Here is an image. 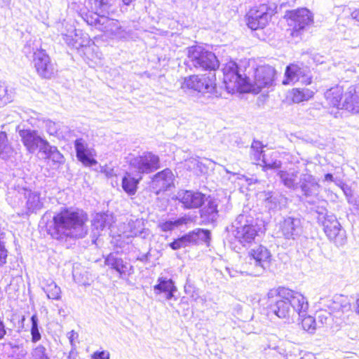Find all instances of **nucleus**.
I'll use <instances>...</instances> for the list:
<instances>
[{
	"mask_svg": "<svg viewBox=\"0 0 359 359\" xmlns=\"http://www.w3.org/2000/svg\"><path fill=\"white\" fill-rule=\"evenodd\" d=\"M128 163L131 168L140 174L151 172L160 167V161L156 154L146 151L137 156L128 158Z\"/></svg>",
	"mask_w": 359,
	"mask_h": 359,
	"instance_id": "obj_9",
	"label": "nucleus"
},
{
	"mask_svg": "<svg viewBox=\"0 0 359 359\" xmlns=\"http://www.w3.org/2000/svg\"><path fill=\"white\" fill-rule=\"evenodd\" d=\"M109 353L108 351H102L95 352L92 359H109Z\"/></svg>",
	"mask_w": 359,
	"mask_h": 359,
	"instance_id": "obj_50",
	"label": "nucleus"
},
{
	"mask_svg": "<svg viewBox=\"0 0 359 359\" xmlns=\"http://www.w3.org/2000/svg\"><path fill=\"white\" fill-rule=\"evenodd\" d=\"M215 74L210 72L208 75H193L184 79L182 88L190 89L202 93H212L216 86Z\"/></svg>",
	"mask_w": 359,
	"mask_h": 359,
	"instance_id": "obj_7",
	"label": "nucleus"
},
{
	"mask_svg": "<svg viewBox=\"0 0 359 359\" xmlns=\"http://www.w3.org/2000/svg\"><path fill=\"white\" fill-rule=\"evenodd\" d=\"M111 217L106 213H97L93 219L92 225L99 233L105 227L111 225Z\"/></svg>",
	"mask_w": 359,
	"mask_h": 359,
	"instance_id": "obj_33",
	"label": "nucleus"
},
{
	"mask_svg": "<svg viewBox=\"0 0 359 359\" xmlns=\"http://www.w3.org/2000/svg\"><path fill=\"white\" fill-rule=\"evenodd\" d=\"M87 220L88 216L83 210L65 208L54 215L48 231L57 240L67 237L83 238L87 233Z\"/></svg>",
	"mask_w": 359,
	"mask_h": 359,
	"instance_id": "obj_1",
	"label": "nucleus"
},
{
	"mask_svg": "<svg viewBox=\"0 0 359 359\" xmlns=\"http://www.w3.org/2000/svg\"><path fill=\"white\" fill-rule=\"evenodd\" d=\"M13 152V149L8 142L7 135L5 132L0 133V158H8Z\"/></svg>",
	"mask_w": 359,
	"mask_h": 359,
	"instance_id": "obj_38",
	"label": "nucleus"
},
{
	"mask_svg": "<svg viewBox=\"0 0 359 359\" xmlns=\"http://www.w3.org/2000/svg\"><path fill=\"white\" fill-rule=\"evenodd\" d=\"M19 135L24 146L29 152L34 153L39 149L42 151V148L46 146L48 141L39 136L36 131L32 130H20Z\"/></svg>",
	"mask_w": 359,
	"mask_h": 359,
	"instance_id": "obj_20",
	"label": "nucleus"
},
{
	"mask_svg": "<svg viewBox=\"0 0 359 359\" xmlns=\"http://www.w3.org/2000/svg\"><path fill=\"white\" fill-rule=\"evenodd\" d=\"M325 182H333L337 184V180L334 179L332 174L327 173L325 175L324 177Z\"/></svg>",
	"mask_w": 359,
	"mask_h": 359,
	"instance_id": "obj_55",
	"label": "nucleus"
},
{
	"mask_svg": "<svg viewBox=\"0 0 359 359\" xmlns=\"http://www.w3.org/2000/svg\"><path fill=\"white\" fill-rule=\"evenodd\" d=\"M312 81V76L309 67L302 65L290 64L287 66L285 72L283 85H292L299 82L303 85H309Z\"/></svg>",
	"mask_w": 359,
	"mask_h": 359,
	"instance_id": "obj_13",
	"label": "nucleus"
},
{
	"mask_svg": "<svg viewBox=\"0 0 359 359\" xmlns=\"http://www.w3.org/2000/svg\"><path fill=\"white\" fill-rule=\"evenodd\" d=\"M6 334V331L5 330L4 324L0 320V339H2Z\"/></svg>",
	"mask_w": 359,
	"mask_h": 359,
	"instance_id": "obj_54",
	"label": "nucleus"
},
{
	"mask_svg": "<svg viewBox=\"0 0 359 359\" xmlns=\"http://www.w3.org/2000/svg\"><path fill=\"white\" fill-rule=\"evenodd\" d=\"M7 252L4 246L0 243V265L6 263Z\"/></svg>",
	"mask_w": 359,
	"mask_h": 359,
	"instance_id": "obj_52",
	"label": "nucleus"
},
{
	"mask_svg": "<svg viewBox=\"0 0 359 359\" xmlns=\"http://www.w3.org/2000/svg\"><path fill=\"white\" fill-rule=\"evenodd\" d=\"M306 313L302 317V325L304 330L309 333H313L316 329V320L311 316H306Z\"/></svg>",
	"mask_w": 359,
	"mask_h": 359,
	"instance_id": "obj_43",
	"label": "nucleus"
},
{
	"mask_svg": "<svg viewBox=\"0 0 359 359\" xmlns=\"http://www.w3.org/2000/svg\"><path fill=\"white\" fill-rule=\"evenodd\" d=\"M154 290L156 294H160L170 290H177V287L172 279L166 277H159L158 284L154 286Z\"/></svg>",
	"mask_w": 359,
	"mask_h": 359,
	"instance_id": "obj_37",
	"label": "nucleus"
},
{
	"mask_svg": "<svg viewBox=\"0 0 359 359\" xmlns=\"http://www.w3.org/2000/svg\"><path fill=\"white\" fill-rule=\"evenodd\" d=\"M46 132L50 135H56L60 128L58 123L47 120L44 122Z\"/></svg>",
	"mask_w": 359,
	"mask_h": 359,
	"instance_id": "obj_46",
	"label": "nucleus"
},
{
	"mask_svg": "<svg viewBox=\"0 0 359 359\" xmlns=\"http://www.w3.org/2000/svg\"><path fill=\"white\" fill-rule=\"evenodd\" d=\"M201 215L203 218L209 222H214L217 216V204L215 201H209L201 210Z\"/></svg>",
	"mask_w": 359,
	"mask_h": 359,
	"instance_id": "obj_31",
	"label": "nucleus"
},
{
	"mask_svg": "<svg viewBox=\"0 0 359 359\" xmlns=\"http://www.w3.org/2000/svg\"><path fill=\"white\" fill-rule=\"evenodd\" d=\"M276 70L269 65L258 67L255 72L254 80L250 82L248 79L246 91L257 94L264 88H269L273 85Z\"/></svg>",
	"mask_w": 359,
	"mask_h": 359,
	"instance_id": "obj_6",
	"label": "nucleus"
},
{
	"mask_svg": "<svg viewBox=\"0 0 359 359\" xmlns=\"http://www.w3.org/2000/svg\"><path fill=\"white\" fill-rule=\"evenodd\" d=\"M224 82L229 92L245 90L248 86V78L243 77L239 72L238 65L230 62L224 68Z\"/></svg>",
	"mask_w": 359,
	"mask_h": 359,
	"instance_id": "obj_10",
	"label": "nucleus"
},
{
	"mask_svg": "<svg viewBox=\"0 0 359 359\" xmlns=\"http://www.w3.org/2000/svg\"><path fill=\"white\" fill-rule=\"evenodd\" d=\"M11 0H0V7H8L11 4Z\"/></svg>",
	"mask_w": 359,
	"mask_h": 359,
	"instance_id": "obj_57",
	"label": "nucleus"
},
{
	"mask_svg": "<svg viewBox=\"0 0 359 359\" xmlns=\"http://www.w3.org/2000/svg\"><path fill=\"white\" fill-rule=\"evenodd\" d=\"M325 97L333 107L359 114V84L338 85L327 90Z\"/></svg>",
	"mask_w": 359,
	"mask_h": 359,
	"instance_id": "obj_3",
	"label": "nucleus"
},
{
	"mask_svg": "<svg viewBox=\"0 0 359 359\" xmlns=\"http://www.w3.org/2000/svg\"><path fill=\"white\" fill-rule=\"evenodd\" d=\"M104 263L107 266L115 269L121 276L129 275L133 268L130 264L125 262L114 253L109 254L105 258Z\"/></svg>",
	"mask_w": 359,
	"mask_h": 359,
	"instance_id": "obj_26",
	"label": "nucleus"
},
{
	"mask_svg": "<svg viewBox=\"0 0 359 359\" xmlns=\"http://www.w3.org/2000/svg\"><path fill=\"white\" fill-rule=\"evenodd\" d=\"M88 4L90 5V8L95 11L93 14L86 15L85 20L91 26H94L96 29L101 31L102 25V19H106L107 17L100 15V13H109L111 8L113 5L114 0H88Z\"/></svg>",
	"mask_w": 359,
	"mask_h": 359,
	"instance_id": "obj_14",
	"label": "nucleus"
},
{
	"mask_svg": "<svg viewBox=\"0 0 359 359\" xmlns=\"http://www.w3.org/2000/svg\"><path fill=\"white\" fill-rule=\"evenodd\" d=\"M314 93L308 88H294L290 93V98L294 103H300L313 97Z\"/></svg>",
	"mask_w": 359,
	"mask_h": 359,
	"instance_id": "obj_32",
	"label": "nucleus"
},
{
	"mask_svg": "<svg viewBox=\"0 0 359 359\" xmlns=\"http://www.w3.org/2000/svg\"><path fill=\"white\" fill-rule=\"evenodd\" d=\"M46 158L51 160L56 164H61L64 162V156L57 150V147L50 145L48 142L45 147L42 148V151Z\"/></svg>",
	"mask_w": 359,
	"mask_h": 359,
	"instance_id": "obj_34",
	"label": "nucleus"
},
{
	"mask_svg": "<svg viewBox=\"0 0 359 359\" xmlns=\"http://www.w3.org/2000/svg\"><path fill=\"white\" fill-rule=\"evenodd\" d=\"M123 236L133 238L134 236H140L146 238L150 234L149 230L144 228V222L142 219H130L127 224L123 225Z\"/></svg>",
	"mask_w": 359,
	"mask_h": 359,
	"instance_id": "obj_25",
	"label": "nucleus"
},
{
	"mask_svg": "<svg viewBox=\"0 0 359 359\" xmlns=\"http://www.w3.org/2000/svg\"><path fill=\"white\" fill-rule=\"evenodd\" d=\"M142 177L135 179L132 177L130 172H126V175L122 178L121 187L123 191L130 196L135 194L137 189V184L141 180Z\"/></svg>",
	"mask_w": 359,
	"mask_h": 359,
	"instance_id": "obj_29",
	"label": "nucleus"
},
{
	"mask_svg": "<svg viewBox=\"0 0 359 359\" xmlns=\"http://www.w3.org/2000/svg\"><path fill=\"white\" fill-rule=\"evenodd\" d=\"M25 195L27 198V208L29 212H36V210L42 208L43 202L40 198L39 193L29 191L25 194Z\"/></svg>",
	"mask_w": 359,
	"mask_h": 359,
	"instance_id": "obj_35",
	"label": "nucleus"
},
{
	"mask_svg": "<svg viewBox=\"0 0 359 359\" xmlns=\"http://www.w3.org/2000/svg\"><path fill=\"white\" fill-rule=\"evenodd\" d=\"M198 299L200 300V302H201L202 303L205 302V299L202 297H198ZM196 300H197V299Z\"/></svg>",
	"mask_w": 359,
	"mask_h": 359,
	"instance_id": "obj_61",
	"label": "nucleus"
},
{
	"mask_svg": "<svg viewBox=\"0 0 359 359\" xmlns=\"http://www.w3.org/2000/svg\"><path fill=\"white\" fill-rule=\"evenodd\" d=\"M46 349L43 346H38L33 351L35 359H48L46 355Z\"/></svg>",
	"mask_w": 359,
	"mask_h": 359,
	"instance_id": "obj_47",
	"label": "nucleus"
},
{
	"mask_svg": "<svg viewBox=\"0 0 359 359\" xmlns=\"http://www.w3.org/2000/svg\"><path fill=\"white\" fill-rule=\"evenodd\" d=\"M326 307L330 314L334 318L344 321L352 313L351 302L348 297L337 294L332 299H328L326 303Z\"/></svg>",
	"mask_w": 359,
	"mask_h": 359,
	"instance_id": "obj_15",
	"label": "nucleus"
},
{
	"mask_svg": "<svg viewBox=\"0 0 359 359\" xmlns=\"http://www.w3.org/2000/svg\"><path fill=\"white\" fill-rule=\"evenodd\" d=\"M71 34H74V41H69V46L79 49L81 47L87 46L90 40L86 35H84L81 30H76L71 27Z\"/></svg>",
	"mask_w": 359,
	"mask_h": 359,
	"instance_id": "obj_36",
	"label": "nucleus"
},
{
	"mask_svg": "<svg viewBox=\"0 0 359 359\" xmlns=\"http://www.w3.org/2000/svg\"><path fill=\"white\" fill-rule=\"evenodd\" d=\"M273 15V11L266 4L252 8L246 15L247 25L252 30L263 29Z\"/></svg>",
	"mask_w": 359,
	"mask_h": 359,
	"instance_id": "obj_12",
	"label": "nucleus"
},
{
	"mask_svg": "<svg viewBox=\"0 0 359 359\" xmlns=\"http://www.w3.org/2000/svg\"><path fill=\"white\" fill-rule=\"evenodd\" d=\"M205 197L201 192L191 190H180L176 195V199L187 209L201 207L204 203Z\"/></svg>",
	"mask_w": 359,
	"mask_h": 359,
	"instance_id": "obj_18",
	"label": "nucleus"
},
{
	"mask_svg": "<svg viewBox=\"0 0 359 359\" xmlns=\"http://www.w3.org/2000/svg\"><path fill=\"white\" fill-rule=\"evenodd\" d=\"M272 156H273L274 158H269L266 156H263L262 163L264 164V167L269 169H276L280 168L281 162L276 159L277 153L273 152Z\"/></svg>",
	"mask_w": 359,
	"mask_h": 359,
	"instance_id": "obj_44",
	"label": "nucleus"
},
{
	"mask_svg": "<svg viewBox=\"0 0 359 359\" xmlns=\"http://www.w3.org/2000/svg\"><path fill=\"white\" fill-rule=\"evenodd\" d=\"M279 230L285 239L294 240L302 233L301 220L292 217L284 218L279 224Z\"/></svg>",
	"mask_w": 359,
	"mask_h": 359,
	"instance_id": "obj_21",
	"label": "nucleus"
},
{
	"mask_svg": "<svg viewBox=\"0 0 359 359\" xmlns=\"http://www.w3.org/2000/svg\"><path fill=\"white\" fill-rule=\"evenodd\" d=\"M102 27L101 32L110 39H126L130 36V32H128L121 27L119 22L116 20L107 18L102 19Z\"/></svg>",
	"mask_w": 359,
	"mask_h": 359,
	"instance_id": "obj_19",
	"label": "nucleus"
},
{
	"mask_svg": "<svg viewBox=\"0 0 359 359\" xmlns=\"http://www.w3.org/2000/svg\"><path fill=\"white\" fill-rule=\"evenodd\" d=\"M12 93L8 92V87L4 83H0V107L12 101Z\"/></svg>",
	"mask_w": 359,
	"mask_h": 359,
	"instance_id": "obj_42",
	"label": "nucleus"
},
{
	"mask_svg": "<svg viewBox=\"0 0 359 359\" xmlns=\"http://www.w3.org/2000/svg\"><path fill=\"white\" fill-rule=\"evenodd\" d=\"M132 1L133 0H122L123 3L126 6L130 5Z\"/></svg>",
	"mask_w": 359,
	"mask_h": 359,
	"instance_id": "obj_60",
	"label": "nucleus"
},
{
	"mask_svg": "<svg viewBox=\"0 0 359 359\" xmlns=\"http://www.w3.org/2000/svg\"><path fill=\"white\" fill-rule=\"evenodd\" d=\"M316 212L318 213V221L322 223V221L325 220L327 215V211L323 207H318L316 210Z\"/></svg>",
	"mask_w": 359,
	"mask_h": 359,
	"instance_id": "obj_48",
	"label": "nucleus"
},
{
	"mask_svg": "<svg viewBox=\"0 0 359 359\" xmlns=\"http://www.w3.org/2000/svg\"><path fill=\"white\" fill-rule=\"evenodd\" d=\"M174 175L170 169H165L154 175L153 186L159 190H165L173 184Z\"/></svg>",
	"mask_w": 359,
	"mask_h": 359,
	"instance_id": "obj_27",
	"label": "nucleus"
},
{
	"mask_svg": "<svg viewBox=\"0 0 359 359\" xmlns=\"http://www.w3.org/2000/svg\"><path fill=\"white\" fill-rule=\"evenodd\" d=\"M42 288L46 293L47 297L50 299L60 300L61 298V289L56 283L49 279L43 282Z\"/></svg>",
	"mask_w": 359,
	"mask_h": 359,
	"instance_id": "obj_30",
	"label": "nucleus"
},
{
	"mask_svg": "<svg viewBox=\"0 0 359 359\" xmlns=\"http://www.w3.org/2000/svg\"><path fill=\"white\" fill-rule=\"evenodd\" d=\"M177 290H170V291L165 292V293L166 294V299L168 300L171 299L174 297V293Z\"/></svg>",
	"mask_w": 359,
	"mask_h": 359,
	"instance_id": "obj_58",
	"label": "nucleus"
},
{
	"mask_svg": "<svg viewBox=\"0 0 359 359\" xmlns=\"http://www.w3.org/2000/svg\"><path fill=\"white\" fill-rule=\"evenodd\" d=\"M186 166L188 168V169L189 170H193L195 168L196 166L198 165V161L197 158H190L189 159H187L186 161Z\"/></svg>",
	"mask_w": 359,
	"mask_h": 359,
	"instance_id": "obj_51",
	"label": "nucleus"
},
{
	"mask_svg": "<svg viewBox=\"0 0 359 359\" xmlns=\"http://www.w3.org/2000/svg\"><path fill=\"white\" fill-rule=\"evenodd\" d=\"M354 311L355 313L359 316V294H358L356 296L355 303L354 305Z\"/></svg>",
	"mask_w": 359,
	"mask_h": 359,
	"instance_id": "obj_56",
	"label": "nucleus"
},
{
	"mask_svg": "<svg viewBox=\"0 0 359 359\" xmlns=\"http://www.w3.org/2000/svg\"><path fill=\"white\" fill-rule=\"evenodd\" d=\"M63 40L69 46V41H73L74 39V34H71V28L67 30V33L62 34Z\"/></svg>",
	"mask_w": 359,
	"mask_h": 359,
	"instance_id": "obj_53",
	"label": "nucleus"
},
{
	"mask_svg": "<svg viewBox=\"0 0 359 359\" xmlns=\"http://www.w3.org/2000/svg\"><path fill=\"white\" fill-rule=\"evenodd\" d=\"M278 298L271 309L280 318L290 320L296 316L303 317L307 312L308 301L300 292L280 287L278 290Z\"/></svg>",
	"mask_w": 359,
	"mask_h": 359,
	"instance_id": "obj_2",
	"label": "nucleus"
},
{
	"mask_svg": "<svg viewBox=\"0 0 359 359\" xmlns=\"http://www.w3.org/2000/svg\"><path fill=\"white\" fill-rule=\"evenodd\" d=\"M271 256L268 249L262 245L251 250L249 252L250 273L255 276L262 274L269 266Z\"/></svg>",
	"mask_w": 359,
	"mask_h": 359,
	"instance_id": "obj_11",
	"label": "nucleus"
},
{
	"mask_svg": "<svg viewBox=\"0 0 359 359\" xmlns=\"http://www.w3.org/2000/svg\"><path fill=\"white\" fill-rule=\"evenodd\" d=\"M187 65L190 69L210 71H215L219 65L215 55L201 46L188 48Z\"/></svg>",
	"mask_w": 359,
	"mask_h": 359,
	"instance_id": "obj_5",
	"label": "nucleus"
},
{
	"mask_svg": "<svg viewBox=\"0 0 359 359\" xmlns=\"http://www.w3.org/2000/svg\"><path fill=\"white\" fill-rule=\"evenodd\" d=\"M251 158L255 161L257 164L259 163V161L263 159V156H265L262 154V144L260 142L255 141L252 142L250 149Z\"/></svg>",
	"mask_w": 359,
	"mask_h": 359,
	"instance_id": "obj_41",
	"label": "nucleus"
},
{
	"mask_svg": "<svg viewBox=\"0 0 359 359\" xmlns=\"http://www.w3.org/2000/svg\"><path fill=\"white\" fill-rule=\"evenodd\" d=\"M298 171L294 169L280 170L278 173L283 184L286 187L294 190L299 188V181L297 180L299 177H298Z\"/></svg>",
	"mask_w": 359,
	"mask_h": 359,
	"instance_id": "obj_28",
	"label": "nucleus"
},
{
	"mask_svg": "<svg viewBox=\"0 0 359 359\" xmlns=\"http://www.w3.org/2000/svg\"><path fill=\"white\" fill-rule=\"evenodd\" d=\"M272 294H273V291H271L270 292H269V294H268L269 297H270L271 295H272Z\"/></svg>",
	"mask_w": 359,
	"mask_h": 359,
	"instance_id": "obj_62",
	"label": "nucleus"
},
{
	"mask_svg": "<svg viewBox=\"0 0 359 359\" xmlns=\"http://www.w3.org/2000/svg\"><path fill=\"white\" fill-rule=\"evenodd\" d=\"M299 188L305 196L309 197L318 194L320 185L315 177L306 172L299 176Z\"/></svg>",
	"mask_w": 359,
	"mask_h": 359,
	"instance_id": "obj_24",
	"label": "nucleus"
},
{
	"mask_svg": "<svg viewBox=\"0 0 359 359\" xmlns=\"http://www.w3.org/2000/svg\"><path fill=\"white\" fill-rule=\"evenodd\" d=\"M101 173L104 174L105 177L111 180V185L115 187L118 185L117 180L118 177V169H115L114 167L105 165L100 168Z\"/></svg>",
	"mask_w": 359,
	"mask_h": 359,
	"instance_id": "obj_39",
	"label": "nucleus"
},
{
	"mask_svg": "<svg viewBox=\"0 0 359 359\" xmlns=\"http://www.w3.org/2000/svg\"><path fill=\"white\" fill-rule=\"evenodd\" d=\"M351 16L353 19L359 21V9L353 11L351 13Z\"/></svg>",
	"mask_w": 359,
	"mask_h": 359,
	"instance_id": "obj_59",
	"label": "nucleus"
},
{
	"mask_svg": "<svg viewBox=\"0 0 359 359\" xmlns=\"http://www.w3.org/2000/svg\"><path fill=\"white\" fill-rule=\"evenodd\" d=\"M352 358V356L351 355H348V356L345 357V358Z\"/></svg>",
	"mask_w": 359,
	"mask_h": 359,
	"instance_id": "obj_63",
	"label": "nucleus"
},
{
	"mask_svg": "<svg viewBox=\"0 0 359 359\" xmlns=\"http://www.w3.org/2000/svg\"><path fill=\"white\" fill-rule=\"evenodd\" d=\"M313 23L312 13L306 8L292 11L288 14L287 24L292 27V35L297 36Z\"/></svg>",
	"mask_w": 359,
	"mask_h": 359,
	"instance_id": "obj_8",
	"label": "nucleus"
},
{
	"mask_svg": "<svg viewBox=\"0 0 359 359\" xmlns=\"http://www.w3.org/2000/svg\"><path fill=\"white\" fill-rule=\"evenodd\" d=\"M34 63L38 74L45 79L54 76L57 69L43 50H38L34 54Z\"/></svg>",
	"mask_w": 359,
	"mask_h": 359,
	"instance_id": "obj_16",
	"label": "nucleus"
},
{
	"mask_svg": "<svg viewBox=\"0 0 359 359\" xmlns=\"http://www.w3.org/2000/svg\"><path fill=\"white\" fill-rule=\"evenodd\" d=\"M232 234L243 246H248L255 241L260 228L253 217L248 214L239 215L232 225Z\"/></svg>",
	"mask_w": 359,
	"mask_h": 359,
	"instance_id": "obj_4",
	"label": "nucleus"
},
{
	"mask_svg": "<svg viewBox=\"0 0 359 359\" xmlns=\"http://www.w3.org/2000/svg\"><path fill=\"white\" fill-rule=\"evenodd\" d=\"M76 157L85 165H93L97 164V161L93 158L95 151L88 147L86 141L81 138L77 139L74 143Z\"/></svg>",
	"mask_w": 359,
	"mask_h": 359,
	"instance_id": "obj_23",
	"label": "nucleus"
},
{
	"mask_svg": "<svg viewBox=\"0 0 359 359\" xmlns=\"http://www.w3.org/2000/svg\"><path fill=\"white\" fill-rule=\"evenodd\" d=\"M32 329L31 333L33 341H37L41 339V334L38 328V318L36 315H33L31 318Z\"/></svg>",
	"mask_w": 359,
	"mask_h": 359,
	"instance_id": "obj_45",
	"label": "nucleus"
},
{
	"mask_svg": "<svg viewBox=\"0 0 359 359\" xmlns=\"http://www.w3.org/2000/svg\"><path fill=\"white\" fill-rule=\"evenodd\" d=\"M209 231L207 230L198 229L197 231L190 232L169 244L172 250H179L196 243L200 238H208Z\"/></svg>",
	"mask_w": 359,
	"mask_h": 359,
	"instance_id": "obj_22",
	"label": "nucleus"
},
{
	"mask_svg": "<svg viewBox=\"0 0 359 359\" xmlns=\"http://www.w3.org/2000/svg\"><path fill=\"white\" fill-rule=\"evenodd\" d=\"M67 338L73 347L76 345V342L78 341L79 334L74 330L67 333Z\"/></svg>",
	"mask_w": 359,
	"mask_h": 359,
	"instance_id": "obj_49",
	"label": "nucleus"
},
{
	"mask_svg": "<svg viewBox=\"0 0 359 359\" xmlns=\"http://www.w3.org/2000/svg\"><path fill=\"white\" fill-rule=\"evenodd\" d=\"M323 229L331 241H334L337 245H342L345 243L346 238L344 233L342 232L341 225L337 221L336 217L330 214L327 215L325 220L322 221Z\"/></svg>",
	"mask_w": 359,
	"mask_h": 359,
	"instance_id": "obj_17",
	"label": "nucleus"
},
{
	"mask_svg": "<svg viewBox=\"0 0 359 359\" xmlns=\"http://www.w3.org/2000/svg\"><path fill=\"white\" fill-rule=\"evenodd\" d=\"M188 220L189 219L186 217H181L175 221H166L165 222L160 223L158 224V227L163 231H169L184 224H187Z\"/></svg>",
	"mask_w": 359,
	"mask_h": 359,
	"instance_id": "obj_40",
	"label": "nucleus"
}]
</instances>
